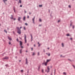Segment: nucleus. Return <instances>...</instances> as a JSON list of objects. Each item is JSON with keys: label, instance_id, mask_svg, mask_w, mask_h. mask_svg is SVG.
<instances>
[{"label": "nucleus", "instance_id": "obj_1", "mask_svg": "<svg viewBox=\"0 0 75 75\" xmlns=\"http://www.w3.org/2000/svg\"><path fill=\"white\" fill-rule=\"evenodd\" d=\"M17 29L18 30L17 33H18L19 34H21V30L18 27H17Z\"/></svg>", "mask_w": 75, "mask_h": 75}, {"label": "nucleus", "instance_id": "obj_2", "mask_svg": "<svg viewBox=\"0 0 75 75\" xmlns=\"http://www.w3.org/2000/svg\"><path fill=\"white\" fill-rule=\"evenodd\" d=\"M3 59H6L7 60L8 59V57H4L3 58Z\"/></svg>", "mask_w": 75, "mask_h": 75}, {"label": "nucleus", "instance_id": "obj_3", "mask_svg": "<svg viewBox=\"0 0 75 75\" xmlns=\"http://www.w3.org/2000/svg\"><path fill=\"white\" fill-rule=\"evenodd\" d=\"M25 43L27 42V40L26 39V35L25 34Z\"/></svg>", "mask_w": 75, "mask_h": 75}, {"label": "nucleus", "instance_id": "obj_4", "mask_svg": "<svg viewBox=\"0 0 75 75\" xmlns=\"http://www.w3.org/2000/svg\"><path fill=\"white\" fill-rule=\"evenodd\" d=\"M20 42V46H22V45H23V43L21 41H19Z\"/></svg>", "mask_w": 75, "mask_h": 75}, {"label": "nucleus", "instance_id": "obj_5", "mask_svg": "<svg viewBox=\"0 0 75 75\" xmlns=\"http://www.w3.org/2000/svg\"><path fill=\"white\" fill-rule=\"evenodd\" d=\"M34 19H35V16L34 17V18L32 20L33 21V23L34 24Z\"/></svg>", "mask_w": 75, "mask_h": 75}, {"label": "nucleus", "instance_id": "obj_6", "mask_svg": "<svg viewBox=\"0 0 75 75\" xmlns=\"http://www.w3.org/2000/svg\"><path fill=\"white\" fill-rule=\"evenodd\" d=\"M25 60H26V62H25L26 64H28V61L27 60V58H26Z\"/></svg>", "mask_w": 75, "mask_h": 75}, {"label": "nucleus", "instance_id": "obj_7", "mask_svg": "<svg viewBox=\"0 0 75 75\" xmlns=\"http://www.w3.org/2000/svg\"><path fill=\"white\" fill-rule=\"evenodd\" d=\"M21 18L20 17H18V20L19 21H20V19Z\"/></svg>", "mask_w": 75, "mask_h": 75}, {"label": "nucleus", "instance_id": "obj_8", "mask_svg": "<svg viewBox=\"0 0 75 75\" xmlns=\"http://www.w3.org/2000/svg\"><path fill=\"white\" fill-rule=\"evenodd\" d=\"M30 35L31 37V41H33V37L32 36V35L30 34Z\"/></svg>", "mask_w": 75, "mask_h": 75}, {"label": "nucleus", "instance_id": "obj_9", "mask_svg": "<svg viewBox=\"0 0 75 75\" xmlns=\"http://www.w3.org/2000/svg\"><path fill=\"white\" fill-rule=\"evenodd\" d=\"M10 18L11 19H13V15H11V17H10Z\"/></svg>", "mask_w": 75, "mask_h": 75}, {"label": "nucleus", "instance_id": "obj_10", "mask_svg": "<svg viewBox=\"0 0 75 75\" xmlns=\"http://www.w3.org/2000/svg\"><path fill=\"white\" fill-rule=\"evenodd\" d=\"M40 66H39L38 67V71H40Z\"/></svg>", "mask_w": 75, "mask_h": 75}, {"label": "nucleus", "instance_id": "obj_11", "mask_svg": "<svg viewBox=\"0 0 75 75\" xmlns=\"http://www.w3.org/2000/svg\"><path fill=\"white\" fill-rule=\"evenodd\" d=\"M23 21H25V16H24L23 17Z\"/></svg>", "mask_w": 75, "mask_h": 75}, {"label": "nucleus", "instance_id": "obj_12", "mask_svg": "<svg viewBox=\"0 0 75 75\" xmlns=\"http://www.w3.org/2000/svg\"><path fill=\"white\" fill-rule=\"evenodd\" d=\"M8 39L9 40H10V41H11L12 39H11V38L9 37H8Z\"/></svg>", "mask_w": 75, "mask_h": 75}, {"label": "nucleus", "instance_id": "obj_13", "mask_svg": "<svg viewBox=\"0 0 75 75\" xmlns=\"http://www.w3.org/2000/svg\"><path fill=\"white\" fill-rule=\"evenodd\" d=\"M45 66H47V62H45Z\"/></svg>", "mask_w": 75, "mask_h": 75}, {"label": "nucleus", "instance_id": "obj_14", "mask_svg": "<svg viewBox=\"0 0 75 75\" xmlns=\"http://www.w3.org/2000/svg\"><path fill=\"white\" fill-rule=\"evenodd\" d=\"M46 54H47V55H48V56H50V53H49L48 54V53H46Z\"/></svg>", "mask_w": 75, "mask_h": 75}, {"label": "nucleus", "instance_id": "obj_15", "mask_svg": "<svg viewBox=\"0 0 75 75\" xmlns=\"http://www.w3.org/2000/svg\"><path fill=\"white\" fill-rule=\"evenodd\" d=\"M50 59H47V61H46V62H47V63H48V62H49L50 61Z\"/></svg>", "mask_w": 75, "mask_h": 75}, {"label": "nucleus", "instance_id": "obj_16", "mask_svg": "<svg viewBox=\"0 0 75 75\" xmlns=\"http://www.w3.org/2000/svg\"><path fill=\"white\" fill-rule=\"evenodd\" d=\"M4 31L5 32V33H6V34H7V30H4Z\"/></svg>", "mask_w": 75, "mask_h": 75}, {"label": "nucleus", "instance_id": "obj_17", "mask_svg": "<svg viewBox=\"0 0 75 75\" xmlns=\"http://www.w3.org/2000/svg\"><path fill=\"white\" fill-rule=\"evenodd\" d=\"M22 51V49H21L20 51V54H21V53H22V52H21Z\"/></svg>", "mask_w": 75, "mask_h": 75}, {"label": "nucleus", "instance_id": "obj_18", "mask_svg": "<svg viewBox=\"0 0 75 75\" xmlns=\"http://www.w3.org/2000/svg\"><path fill=\"white\" fill-rule=\"evenodd\" d=\"M13 10L14 11V12H15V13H16V11L15 10V8H14V7L13 8Z\"/></svg>", "mask_w": 75, "mask_h": 75}, {"label": "nucleus", "instance_id": "obj_19", "mask_svg": "<svg viewBox=\"0 0 75 75\" xmlns=\"http://www.w3.org/2000/svg\"><path fill=\"white\" fill-rule=\"evenodd\" d=\"M63 74H64V75H67L66 73H65V72H64L63 73Z\"/></svg>", "mask_w": 75, "mask_h": 75}, {"label": "nucleus", "instance_id": "obj_20", "mask_svg": "<svg viewBox=\"0 0 75 75\" xmlns=\"http://www.w3.org/2000/svg\"><path fill=\"white\" fill-rule=\"evenodd\" d=\"M42 5H39V7H42Z\"/></svg>", "mask_w": 75, "mask_h": 75}, {"label": "nucleus", "instance_id": "obj_21", "mask_svg": "<svg viewBox=\"0 0 75 75\" xmlns=\"http://www.w3.org/2000/svg\"><path fill=\"white\" fill-rule=\"evenodd\" d=\"M62 47H64V43H62Z\"/></svg>", "mask_w": 75, "mask_h": 75}, {"label": "nucleus", "instance_id": "obj_22", "mask_svg": "<svg viewBox=\"0 0 75 75\" xmlns=\"http://www.w3.org/2000/svg\"><path fill=\"white\" fill-rule=\"evenodd\" d=\"M19 3L21 4V0H19Z\"/></svg>", "mask_w": 75, "mask_h": 75}, {"label": "nucleus", "instance_id": "obj_23", "mask_svg": "<svg viewBox=\"0 0 75 75\" xmlns=\"http://www.w3.org/2000/svg\"><path fill=\"white\" fill-rule=\"evenodd\" d=\"M35 55V53L33 52V54H32V55Z\"/></svg>", "mask_w": 75, "mask_h": 75}, {"label": "nucleus", "instance_id": "obj_24", "mask_svg": "<svg viewBox=\"0 0 75 75\" xmlns=\"http://www.w3.org/2000/svg\"><path fill=\"white\" fill-rule=\"evenodd\" d=\"M38 55L39 56L40 55V52H38Z\"/></svg>", "mask_w": 75, "mask_h": 75}, {"label": "nucleus", "instance_id": "obj_25", "mask_svg": "<svg viewBox=\"0 0 75 75\" xmlns=\"http://www.w3.org/2000/svg\"><path fill=\"white\" fill-rule=\"evenodd\" d=\"M47 69H48V70H50V69L49 68V67H47Z\"/></svg>", "mask_w": 75, "mask_h": 75}, {"label": "nucleus", "instance_id": "obj_26", "mask_svg": "<svg viewBox=\"0 0 75 75\" xmlns=\"http://www.w3.org/2000/svg\"><path fill=\"white\" fill-rule=\"evenodd\" d=\"M25 25H28V24H27V23H25Z\"/></svg>", "mask_w": 75, "mask_h": 75}, {"label": "nucleus", "instance_id": "obj_27", "mask_svg": "<svg viewBox=\"0 0 75 75\" xmlns=\"http://www.w3.org/2000/svg\"><path fill=\"white\" fill-rule=\"evenodd\" d=\"M41 45V44H39L38 45V47H40V46Z\"/></svg>", "mask_w": 75, "mask_h": 75}, {"label": "nucleus", "instance_id": "obj_28", "mask_svg": "<svg viewBox=\"0 0 75 75\" xmlns=\"http://www.w3.org/2000/svg\"><path fill=\"white\" fill-rule=\"evenodd\" d=\"M69 8H71V6L70 5H69Z\"/></svg>", "mask_w": 75, "mask_h": 75}, {"label": "nucleus", "instance_id": "obj_29", "mask_svg": "<svg viewBox=\"0 0 75 75\" xmlns=\"http://www.w3.org/2000/svg\"><path fill=\"white\" fill-rule=\"evenodd\" d=\"M39 21L40 22H41V19H40Z\"/></svg>", "mask_w": 75, "mask_h": 75}, {"label": "nucleus", "instance_id": "obj_30", "mask_svg": "<svg viewBox=\"0 0 75 75\" xmlns=\"http://www.w3.org/2000/svg\"><path fill=\"white\" fill-rule=\"evenodd\" d=\"M23 29H24V30H25V27H24Z\"/></svg>", "mask_w": 75, "mask_h": 75}, {"label": "nucleus", "instance_id": "obj_31", "mask_svg": "<svg viewBox=\"0 0 75 75\" xmlns=\"http://www.w3.org/2000/svg\"><path fill=\"white\" fill-rule=\"evenodd\" d=\"M67 36H69V34H67Z\"/></svg>", "mask_w": 75, "mask_h": 75}, {"label": "nucleus", "instance_id": "obj_32", "mask_svg": "<svg viewBox=\"0 0 75 75\" xmlns=\"http://www.w3.org/2000/svg\"><path fill=\"white\" fill-rule=\"evenodd\" d=\"M49 72H50V70H48L47 71V73H48Z\"/></svg>", "mask_w": 75, "mask_h": 75}, {"label": "nucleus", "instance_id": "obj_33", "mask_svg": "<svg viewBox=\"0 0 75 75\" xmlns=\"http://www.w3.org/2000/svg\"><path fill=\"white\" fill-rule=\"evenodd\" d=\"M72 28H73L74 29V25H73L72 26Z\"/></svg>", "mask_w": 75, "mask_h": 75}, {"label": "nucleus", "instance_id": "obj_34", "mask_svg": "<svg viewBox=\"0 0 75 75\" xmlns=\"http://www.w3.org/2000/svg\"><path fill=\"white\" fill-rule=\"evenodd\" d=\"M42 72H44V70H43V69H42Z\"/></svg>", "mask_w": 75, "mask_h": 75}, {"label": "nucleus", "instance_id": "obj_35", "mask_svg": "<svg viewBox=\"0 0 75 75\" xmlns=\"http://www.w3.org/2000/svg\"><path fill=\"white\" fill-rule=\"evenodd\" d=\"M3 1H4V3H6V2H5V0H3Z\"/></svg>", "mask_w": 75, "mask_h": 75}, {"label": "nucleus", "instance_id": "obj_36", "mask_svg": "<svg viewBox=\"0 0 75 75\" xmlns=\"http://www.w3.org/2000/svg\"><path fill=\"white\" fill-rule=\"evenodd\" d=\"M21 46V48H23V46Z\"/></svg>", "mask_w": 75, "mask_h": 75}, {"label": "nucleus", "instance_id": "obj_37", "mask_svg": "<svg viewBox=\"0 0 75 75\" xmlns=\"http://www.w3.org/2000/svg\"><path fill=\"white\" fill-rule=\"evenodd\" d=\"M6 67H8V64H6L5 65Z\"/></svg>", "mask_w": 75, "mask_h": 75}, {"label": "nucleus", "instance_id": "obj_38", "mask_svg": "<svg viewBox=\"0 0 75 75\" xmlns=\"http://www.w3.org/2000/svg\"><path fill=\"white\" fill-rule=\"evenodd\" d=\"M21 72H23V70H21Z\"/></svg>", "mask_w": 75, "mask_h": 75}, {"label": "nucleus", "instance_id": "obj_39", "mask_svg": "<svg viewBox=\"0 0 75 75\" xmlns=\"http://www.w3.org/2000/svg\"><path fill=\"white\" fill-rule=\"evenodd\" d=\"M59 22H60V20H59L58 21V23H59Z\"/></svg>", "mask_w": 75, "mask_h": 75}, {"label": "nucleus", "instance_id": "obj_40", "mask_svg": "<svg viewBox=\"0 0 75 75\" xmlns=\"http://www.w3.org/2000/svg\"><path fill=\"white\" fill-rule=\"evenodd\" d=\"M29 70H28V71H27V73H29Z\"/></svg>", "mask_w": 75, "mask_h": 75}, {"label": "nucleus", "instance_id": "obj_41", "mask_svg": "<svg viewBox=\"0 0 75 75\" xmlns=\"http://www.w3.org/2000/svg\"><path fill=\"white\" fill-rule=\"evenodd\" d=\"M13 20H14V21H15V20H16V18H14L13 19Z\"/></svg>", "mask_w": 75, "mask_h": 75}, {"label": "nucleus", "instance_id": "obj_42", "mask_svg": "<svg viewBox=\"0 0 75 75\" xmlns=\"http://www.w3.org/2000/svg\"><path fill=\"white\" fill-rule=\"evenodd\" d=\"M20 7H22V5H20Z\"/></svg>", "mask_w": 75, "mask_h": 75}, {"label": "nucleus", "instance_id": "obj_43", "mask_svg": "<svg viewBox=\"0 0 75 75\" xmlns=\"http://www.w3.org/2000/svg\"><path fill=\"white\" fill-rule=\"evenodd\" d=\"M8 44L9 45H10V44H11V43L10 42H9Z\"/></svg>", "mask_w": 75, "mask_h": 75}, {"label": "nucleus", "instance_id": "obj_44", "mask_svg": "<svg viewBox=\"0 0 75 75\" xmlns=\"http://www.w3.org/2000/svg\"><path fill=\"white\" fill-rule=\"evenodd\" d=\"M17 41H18V38H17Z\"/></svg>", "mask_w": 75, "mask_h": 75}, {"label": "nucleus", "instance_id": "obj_45", "mask_svg": "<svg viewBox=\"0 0 75 75\" xmlns=\"http://www.w3.org/2000/svg\"><path fill=\"white\" fill-rule=\"evenodd\" d=\"M24 11H25V13H26V12L25 10H24Z\"/></svg>", "mask_w": 75, "mask_h": 75}, {"label": "nucleus", "instance_id": "obj_46", "mask_svg": "<svg viewBox=\"0 0 75 75\" xmlns=\"http://www.w3.org/2000/svg\"><path fill=\"white\" fill-rule=\"evenodd\" d=\"M28 46H29V44L28 43L27 44Z\"/></svg>", "mask_w": 75, "mask_h": 75}, {"label": "nucleus", "instance_id": "obj_47", "mask_svg": "<svg viewBox=\"0 0 75 75\" xmlns=\"http://www.w3.org/2000/svg\"><path fill=\"white\" fill-rule=\"evenodd\" d=\"M6 54V53H4L3 54H2V55H3V54Z\"/></svg>", "mask_w": 75, "mask_h": 75}, {"label": "nucleus", "instance_id": "obj_48", "mask_svg": "<svg viewBox=\"0 0 75 75\" xmlns=\"http://www.w3.org/2000/svg\"><path fill=\"white\" fill-rule=\"evenodd\" d=\"M55 69L54 70V74L55 75Z\"/></svg>", "mask_w": 75, "mask_h": 75}, {"label": "nucleus", "instance_id": "obj_49", "mask_svg": "<svg viewBox=\"0 0 75 75\" xmlns=\"http://www.w3.org/2000/svg\"><path fill=\"white\" fill-rule=\"evenodd\" d=\"M70 25V26H71V25H72V24L71 23Z\"/></svg>", "mask_w": 75, "mask_h": 75}, {"label": "nucleus", "instance_id": "obj_50", "mask_svg": "<svg viewBox=\"0 0 75 75\" xmlns=\"http://www.w3.org/2000/svg\"><path fill=\"white\" fill-rule=\"evenodd\" d=\"M27 18H29V16H28Z\"/></svg>", "mask_w": 75, "mask_h": 75}, {"label": "nucleus", "instance_id": "obj_51", "mask_svg": "<svg viewBox=\"0 0 75 75\" xmlns=\"http://www.w3.org/2000/svg\"><path fill=\"white\" fill-rule=\"evenodd\" d=\"M31 51H33V48H31Z\"/></svg>", "mask_w": 75, "mask_h": 75}, {"label": "nucleus", "instance_id": "obj_52", "mask_svg": "<svg viewBox=\"0 0 75 75\" xmlns=\"http://www.w3.org/2000/svg\"><path fill=\"white\" fill-rule=\"evenodd\" d=\"M70 40H72V38H71Z\"/></svg>", "mask_w": 75, "mask_h": 75}, {"label": "nucleus", "instance_id": "obj_53", "mask_svg": "<svg viewBox=\"0 0 75 75\" xmlns=\"http://www.w3.org/2000/svg\"><path fill=\"white\" fill-rule=\"evenodd\" d=\"M68 60H69V61H71V60L70 59H68Z\"/></svg>", "mask_w": 75, "mask_h": 75}, {"label": "nucleus", "instance_id": "obj_54", "mask_svg": "<svg viewBox=\"0 0 75 75\" xmlns=\"http://www.w3.org/2000/svg\"><path fill=\"white\" fill-rule=\"evenodd\" d=\"M51 75H52V73H51Z\"/></svg>", "mask_w": 75, "mask_h": 75}, {"label": "nucleus", "instance_id": "obj_55", "mask_svg": "<svg viewBox=\"0 0 75 75\" xmlns=\"http://www.w3.org/2000/svg\"><path fill=\"white\" fill-rule=\"evenodd\" d=\"M47 49L48 50H49V49H50V48L49 47H48Z\"/></svg>", "mask_w": 75, "mask_h": 75}, {"label": "nucleus", "instance_id": "obj_56", "mask_svg": "<svg viewBox=\"0 0 75 75\" xmlns=\"http://www.w3.org/2000/svg\"><path fill=\"white\" fill-rule=\"evenodd\" d=\"M38 44H40V43H39V42H38Z\"/></svg>", "mask_w": 75, "mask_h": 75}, {"label": "nucleus", "instance_id": "obj_57", "mask_svg": "<svg viewBox=\"0 0 75 75\" xmlns=\"http://www.w3.org/2000/svg\"><path fill=\"white\" fill-rule=\"evenodd\" d=\"M44 52H45V49H44Z\"/></svg>", "mask_w": 75, "mask_h": 75}, {"label": "nucleus", "instance_id": "obj_58", "mask_svg": "<svg viewBox=\"0 0 75 75\" xmlns=\"http://www.w3.org/2000/svg\"><path fill=\"white\" fill-rule=\"evenodd\" d=\"M34 47H35V45H34Z\"/></svg>", "mask_w": 75, "mask_h": 75}, {"label": "nucleus", "instance_id": "obj_59", "mask_svg": "<svg viewBox=\"0 0 75 75\" xmlns=\"http://www.w3.org/2000/svg\"><path fill=\"white\" fill-rule=\"evenodd\" d=\"M25 52H28L27 50H26V51H25Z\"/></svg>", "mask_w": 75, "mask_h": 75}, {"label": "nucleus", "instance_id": "obj_60", "mask_svg": "<svg viewBox=\"0 0 75 75\" xmlns=\"http://www.w3.org/2000/svg\"><path fill=\"white\" fill-rule=\"evenodd\" d=\"M39 26H41V25H39Z\"/></svg>", "mask_w": 75, "mask_h": 75}, {"label": "nucleus", "instance_id": "obj_61", "mask_svg": "<svg viewBox=\"0 0 75 75\" xmlns=\"http://www.w3.org/2000/svg\"><path fill=\"white\" fill-rule=\"evenodd\" d=\"M45 72H47V69H46V70H45Z\"/></svg>", "mask_w": 75, "mask_h": 75}, {"label": "nucleus", "instance_id": "obj_62", "mask_svg": "<svg viewBox=\"0 0 75 75\" xmlns=\"http://www.w3.org/2000/svg\"><path fill=\"white\" fill-rule=\"evenodd\" d=\"M22 28V27H20V28Z\"/></svg>", "mask_w": 75, "mask_h": 75}, {"label": "nucleus", "instance_id": "obj_63", "mask_svg": "<svg viewBox=\"0 0 75 75\" xmlns=\"http://www.w3.org/2000/svg\"><path fill=\"white\" fill-rule=\"evenodd\" d=\"M17 56H16V59H17Z\"/></svg>", "mask_w": 75, "mask_h": 75}, {"label": "nucleus", "instance_id": "obj_64", "mask_svg": "<svg viewBox=\"0 0 75 75\" xmlns=\"http://www.w3.org/2000/svg\"><path fill=\"white\" fill-rule=\"evenodd\" d=\"M19 61V62H21V60H20Z\"/></svg>", "mask_w": 75, "mask_h": 75}]
</instances>
